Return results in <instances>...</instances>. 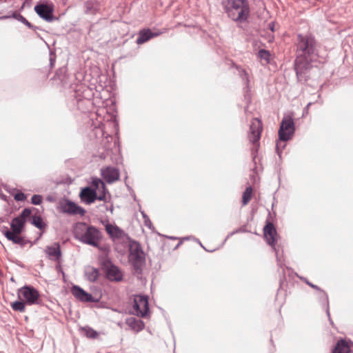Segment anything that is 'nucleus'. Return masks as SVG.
Here are the masks:
<instances>
[{"label": "nucleus", "mask_w": 353, "mask_h": 353, "mask_svg": "<svg viewBox=\"0 0 353 353\" xmlns=\"http://www.w3.org/2000/svg\"><path fill=\"white\" fill-rule=\"evenodd\" d=\"M134 303L135 314L142 317L145 316L149 310L147 297L141 295L136 296L134 299Z\"/></svg>", "instance_id": "8"}, {"label": "nucleus", "mask_w": 353, "mask_h": 353, "mask_svg": "<svg viewBox=\"0 0 353 353\" xmlns=\"http://www.w3.org/2000/svg\"><path fill=\"white\" fill-rule=\"evenodd\" d=\"M101 239V232L97 228L91 226L89 227L82 241L94 247H98Z\"/></svg>", "instance_id": "9"}, {"label": "nucleus", "mask_w": 353, "mask_h": 353, "mask_svg": "<svg viewBox=\"0 0 353 353\" xmlns=\"http://www.w3.org/2000/svg\"><path fill=\"white\" fill-rule=\"evenodd\" d=\"M97 199L103 201H106V187L103 191L101 190V191L97 192Z\"/></svg>", "instance_id": "31"}, {"label": "nucleus", "mask_w": 353, "mask_h": 353, "mask_svg": "<svg viewBox=\"0 0 353 353\" xmlns=\"http://www.w3.org/2000/svg\"><path fill=\"white\" fill-rule=\"evenodd\" d=\"M350 345L345 340L339 341L332 353H349Z\"/></svg>", "instance_id": "21"}, {"label": "nucleus", "mask_w": 353, "mask_h": 353, "mask_svg": "<svg viewBox=\"0 0 353 353\" xmlns=\"http://www.w3.org/2000/svg\"><path fill=\"white\" fill-rule=\"evenodd\" d=\"M91 185H92L91 188L92 190H96V192L101 191V190L103 191L105 188V185L103 183V181L101 179H98V178L92 179Z\"/></svg>", "instance_id": "27"}, {"label": "nucleus", "mask_w": 353, "mask_h": 353, "mask_svg": "<svg viewBox=\"0 0 353 353\" xmlns=\"http://www.w3.org/2000/svg\"><path fill=\"white\" fill-rule=\"evenodd\" d=\"M14 199L18 201H23L26 199V196L23 192H18L14 195Z\"/></svg>", "instance_id": "33"}, {"label": "nucleus", "mask_w": 353, "mask_h": 353, "mask_svg": "<svg viewBox=\"0 0 353 353\" xmlns=\"http://www.w3.org/2000/svg\"><path fill=\"white\" fill-rule=\"evenodd\" d=\"M258 57L263 65H266L270 61L271 54L269 51L263 49L259 51Z\"/></svg>", "instance_id": "24"}, {"label": "nucleus", "mask_w": 353, "mask_h": 353, "mask_svg": "<svg viewBox=\"0 0 353 353\" xmlns=\"http://www.w3.org/2000/svg\"><path fill=\"white\" fill-rule=\"evenodd\" d=\"M263 131V124L259 119H253L251 121L250 132L248 133V139L252 143V150L257 152L259 147V139Z\"/></svg>", "instance_id": "3"}, {"label": "nucleus", "mask_w": 353, "mask_h": 353, "mask_svg": "<svg viewBox=\"0 0 353 353\" xmlns=\"http://www.w3.org/2000/svg\"><path fill=\"white\" fill-rule=\"evenodd\" d=\"M263 233L267 243L270 245L274 246L277 235L276 230L274 225L270 222L267 223L263 228Z\"/></svg>", "instance_id": "14"}, {"label": "nucleus", "mask_w": 353, "mask_h": 353, "mask_svg": "<svg viewBox=\"0 0 353 353\" xmlns=\"http://www.w3.org/2000/svg\"><path fill=\"white\" fill-rule=\"evenodd\" d=\"M72 295L79 301L82 302H97L98 298L94 297L92 294L86 292L77 285H74L71 289Z\"/></svg>", "instance_id": "10"}, {"label": "nucleus", "mask_w": 353, "mask_h": 353, "mask_svg": "<svg viewBox=\"0 0 353 353\" xmlns=\"http://www.w3.org/2000/svg\"><path fill=\"white\" fill-rule=\"evenodd\" d=\"M131 260L133 261V265L135 269L139 270L142 264V258L139 255L132 256Z\"/></svg>", "instance_id": "29"}, {"label": "nucleus", "mask_w": 353, "mask_h": 353, "mask_svg": "<svg viewBox=\"0 0 353 353\" xmlns=\"http://www.w3.org/2000/svg\"><path fill=\"white\" fill-rule=\"evenodd\" d=\"M221 4L228 17L234 21H245L249 16L248 0H222Z\"/></svg>", "instance_id": "2"}, {"label": "nucleus", "mask_w": 353, "mask_h": 353, "mask_svg": "<svg viewBox=\"0 0 353 353\" xmlns=\"http://www.w3.org/2000/svg\"><path fill=\"white\" fill-rule=\"evenodd\" d=\"M159 34L160 33H153L149 28L142 29L139 32V37L137 38V43L139 45L143 44Z\"/></svg>", "instance_id": "17"}, {"label": "nucleus", "mask_w": 353, "mask_h": 353, "mask_svg": "<svg viewBox=\"0 0 353 353\" xmlns=\"http://www.w3.org/2000/svg\"><path fill=\"white\" fill-rule=\"evenodd\" d=\"M43 252L46 254L48 259L52 261H54L57 263L56 265V270L58 272L61 273L63 279L65 281V273L59 263V260L61 257V251L60 249L59 243H53L51 245H47L44 248Z\"/></svg>", "instance_id": "4"}, {"label": "nucleus", "mask_w": 353, "mask_h": 353, "mask_svg": "<svg viewBox=\"0 0 353 353\" xmlns=\"http://www.w3.org/2000/svg\"><path fill=\"white\" fill-rule=\"evenodd\" d=\"M26 303L23 301H17L10 303V306L14 311L24 312L26 311Z\"/></svg>", "instance_id": "26"}, {"label": "nucleus", "mask_w": 353, "mask_h": 353, "mask_svg": "<svg viewBox=\"0 0 353 353\" xmlns=\"http://www.w3.org/2000/svg\"><path fill=\"white\" fill-rule=\"evenodd\" d=\"M253 189L251 186L247 187L242 195V205L245 206L249 203L252 199Z\"/></svg>", "instance_id": "23"}, {"label": "nucleus", "mask_w": 353, "mask_h": 353, "mask_svg": "<svg viewBox=\"0 0 353 353\" xmlns=\"http://www.w3.org/2000/svg\"><path fill=\"white\" fill-rule=\"evenodd\" d=\"M126 324L136 332H139L144 328L143 322L134 317L127 319Z\"/></svg>", "instance_id": "19"}, {"label": "nucleus", "mask_w": 353, "mask_h": 353, "mask_svg": "<svg viewBox=\"0 0 353 353\" xmlns=\"http://www.w3.org/2000/svg\"><path fill=\"white\" fill-rule=\"evenodd\" d=\"M31 212V210L26 208L22 211L21 214L19 216L14 218L10 224L12 229V231L10 232L21 234L24 227L26 219L30 216Z\"/></svg>", "instance_id": "7"}, {"label": "nucleus", "mask_w": 353, "mask_h": 353, "mask_svg": "<svg viewBox=\"0 0 353 353\" xmlns=\"http://www.w3.org/2000/svg\"><path fill=\"white\" fill-rule=\"evenodd\" d=\"M79 196L82 201L87 204L92 203L97 200L96 190H92L90 187L84 188L81 190Z\"/></svg>", "instance_id": "15"}, {"label": "nucleus", "mask_w": 353, "mask_h": 353, "mask_svg": "<svg viewBox=\"0 0 353 353\" xmlns=\"http://www.w3.org/2000/svg\"><path fill=\"white\" fill-rule=\"evenodd\" d=\"M18 298L28 305L38 303L40 295L39 292L31 286H24L18 290Z\"/></svg>", "instance_id": "5"}, {"label": "nucleus", "mask_w": 353, "mask_h": 353, "mask_svg": "<svg viewBox=\"0 0 353 353\" xmlns=\"http://www.w3.org/2000/svg\"><path fill=\"white\" fill-rule=\"evenodd\" d=\"M295 128L292 117L286 115L283 117L279 130V137L281 141H288L291 139Z\"/></svg>", "instance_id": "6"}, {"label": "nucleus", "mask_w": 353, "mask_h": 353, "mask_svg": "<svg viewBox=\"0 0 353 353\" xmlns=\"http://www.w3.org/2000/svg\"><path fill=\"white\" fill-rule=\"evenodd\" d=\"M270 28H271L272 31H274V27H273V26H272V24H270Z\"/></svg>", "instance_id": "37"}, {"label": "nucleus", "mask_w": 353, "mask_h": 353, "mask_svg": "<svg viewBox=\"0 0 353 353\" xmlns=\"http://www.w3.org/2000/svg\"><path fill=\"white\" fill-rule=\"evenodd\" d=\"M60 208H61V210L62 212H63V213L66 212V205L61 203Z\"/></svg>", "instance_id": "35"}, {"label": "nucleus", "mask_w": 353, "mask_h": 353, "mask_svg": "<svg viewBox=\"0 0 353 353\" xmlns=\"http://www.w3.org/2000/svg\"><path fill=\"white\" fill-rule=\"evenodd\" d=\"M31 201L34 205H39L42 202V196L39 194H34L32 196Z\"/></svg>", "instance_id": "32"}, {"label": "nucleus", "mask_w": 353, "mask_h": 353, "mask_svg": "<svg viewBox=\"0 0 353 353\" xmlns=\"http://www.w3.org/2000/svg\"><path fill=\"white\" fill-rule=\"evenodd\" d=\"M32 223L39 229H42L45 226V224L43 223V220L40 216H34Z\"/></svg>", "instance_id": "30"}, {"label": "nucleus", "mask_w": 353, "mask_h": 353, "mask_svg": "<svg viewBox=\"0 0 353 353\" xmlns=\"http://www.w3.org/2000/svg\"><path fill=\"white\" fill-rule=\"evenodd\" d=\"M85 212V211L83 208L72 201H68V214L83 216Z\"/></svg>", "instance_id": "20"}, {"label": "nucleus", "mask_w": 353, "mask_h": 353, "mask_svg": "<svg viewBox=\"0 0 353 353\" xmlns=\"http://www.w3.org/2000/svg\"><path fill=\"white\" fill-rule=\"evenodd\" d=\"M83 331L85 335L89 339H95L99 336V332L91 327H85L83 329Z\"/></svg>", "instance_id": "28"}, {"label": "nucleus", "mask_w": 353, "mask_h": 353, "mask_svg": "<svg viewBox=\"0 0 353 353\" xmlns=\"http://www.w3.org/2000/svg\"><path fill=\"white\" fill-rule=\"evenodd\" d=\"M46 200L50 202H54L56 201V198L53 196L50 195L46 197Z\"/></svg>", "instance_id": "34"}, {"label": "nucleus", "mask_w": 353, "mask_h": 353, "mask_svg": "<svg viewBox=\"0 0 353 353\" xmlns=\"http://www.w3.org/2000/svg\"><path fill=\"white\" fill-rule=\"evenodd\" d=\"M106 232L114 240H121L125 237V232L116 225H112L109 223L105 224Z\"/></svg>", "instance_id": "12"}, {"label": "nucleus", "mask_w": 353, "mask_h": 353, "mask_svg": "<svg viewBox=\"0 0 353 353\" xmlns=\"http://www.w3.org/2000/svg\"><path fill=\"white\" fill-rule=\"evenodd\" d=\"M307 284H308L310 287H312V288H314V289H318V287H317L316 285H313V284H312V283H307Z\"/></svg>", "instance_id": "36"}, {"label": "nucleus", "mask_w": 353, "mask_h": 353, "mask_svg": "<svg viewBox=\"0 0 353 353\" xmlns=\"http://www.w3.org/2000/svg\"><path fill=\"white\" fill-rule=\"evenodd\" d=\"M34 11L42 19L47 21H52L53 17V8L45 3H39L35 6Z\"/></svg>", "instance_id": "11"}, {"label": "nucleus", "mask_w": 353, "mask_h": 353, "mask_svg": "<svg viewBox=\"0 0 353 353\" xmlns=\"http://www.w3.org/2000/svg\"><path fill=\"white\" fill-rule=\"evenodd\" d=\"M89 227L84 223H78L73 229L75 237L82 241Z\"/></svg>", "instance_id": "18"}, {"label": "nucleus", "mask_w": 353, "mask_h": 353, "mask_svg": "<svg viewBox=\"0 0 353 353\" xmlns=\"http://www.w3.org/2000/svg\"><path fill=\"white\" fill-rule=\"evenodd\" d=\"M19 234H20L11 232L9 230H7L5 232V236L8 240L12 241L13 243L16 244L23 245V239Z\"/></svg>", "instance_id": "22"}, {"label": "nucleus", "mask_w": 353, "mask_h": 353, "mask_svg": "<svg viewBox=\"0 0 353 353\" xmlns=\"http://www.w3.org/2000/svg\"><path fill=\"white\" fill-rule=\"evenodd\" d=\"M105 274L107 278L112 281H120L123 279V273L121 270L112 264L106 266Z\"/></svg>", "instance_id": "13"}, {"label": "nucleus", "mask_w": 353, "mask_h": 353, "mask_svg": "<svg viewBox=\"0 0 353 353\" xmlns=\"http://www.w3.org/2000/svg\"><path fill=\"white\" fill-rule=\"evenodd\" d=\"M102 176L108 183H113L119 178V170L114 168L108 167L102 170Z\"/></svg>", "instance_id": "16"}, {"label": "nucleus", "mask_w": 353, "mask_h": 353, "mask_svg": "<svg viewBox=\"0 0 353 353\" xmlns=\"http://www.w3.org/2000/svg\"><path fill=\"white\" fill-rule=\"evenodd\" d=\"M315 48L316 41L313 37L308 34L305 36L298 35L295 70L299 78L310 68L312 57L315 52Z\"/></svg>", "instance_id": "1"}, {"label": "nucleus", "mask_w": 353, "mask_h": 353, "mask_svg": "<svg viewBox=\"0 0 353 353\" xmlns=\"http://www.w3.org/2000/svg\"><path fill=\"white\" fill-rule=\"evenodd\" d=\"M233 67H234L239 71L240 77L245 81L246 86H248L250 83V76L247 70L245 68H243L242 67L236 64H233Z\"/></svg>", "instance_id": "25"}]
</instances>
